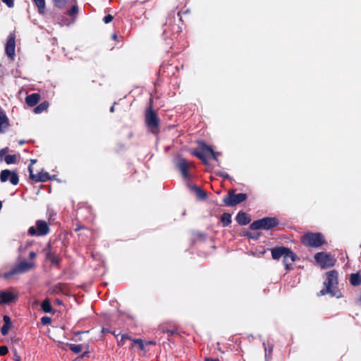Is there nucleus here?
<instances>
[{"label": "nucleus", "instance_id": "nucleus-11", "mask_svg": "<svg viewBox=\"0 0 361 361\" xmlns=\"http://www.w3.org/2000/svg\"><path fill=\"white\" fill-rule=\"evenodd\" d=\"M29 178L30 180L35 183H44L51 179V176L48 172H39L37 174H34L32 165L28 166Z\"/></svg>", "mask_w": 361, "mask_h": 361}, {"label": "nucleus", "instance_id": "nucleus-60", "mask_svg": "<svg viewBox=\"0 0 361 361\" xmlns=\"http://www.w3.org/2000/svg\"><path fill=\"white\" fill-rule=\"evenodd\" d=\"M178 16H180V12L178 13ZM180 20L181 21V17H180Z\"/></svg>", "mask_w": 361, "mask_h": 361}, {"label": "nucleus", "instance_id": "nucleus-56", "mask_svg": "<svg viewBox=\"0 0 361 361\" xmlns=\"http://www.w3.org/2000/svg\"><path fill=\"white\" fill-rule=\"evenodd\" d=\"M24 142H24V140H20V141H19V144H20V145H23V144H24Z\"/></svg>", "mask_w": 361, "mask_h": 361}, {"label": "nucleus", "instance_id": "nucleus-1", "mask_svg": "<svg viewBox=\"0 0 361 361\" xmlns=\"http://www.w3.org/2000/svg\"><path fill=\"white\" fill-rule=\"evenodd\" d=\"M326 279L324 282L325 286L324 288L321 290L318 293V296L324 295L329 294L331 297H336L337 298L341 297V294H338L335 291V288L338 285V272L336 270H331L326 274Z\"/></svg>", "mask_w": 361, "mask_h": 361}, {"label": "nucleus", "instance_id": "nucleus-54", "mask_svg": "<svg viewBox=\"0 0 361 361\" xmlns=\"http://www.w3.org/2000/svg\"><path fill=\"white\" fill-rule=\"evenodd\" d=\"M137 1H135L131 3V6H135L136 4H137Z\"/></svg>", "mask_w": 361, "mask_h": 361}, {"label": "nucleus", "instance_id": "nucleus-27", "mask_svg": "<svg viewBox=\"0 0 361 361\" xmlns=\"http://www.w3.org/2000/svg\"><path fill=\"white\" fill-rule=\"evenodd\" d=\"M192 190L195 191L197 197L200 200H205L207 198V193L205 191L202 190L200 188L197 187V185H193L192 187Z\"/></svg>", "mask_w": 361, "mask_h": 361}, {"label": "nucleus", "instance_id": "nucleus-59", "mask_svg": "<svg viewBox=\"0 0 361 361\" xmlns=\"http://www.w3.org/2000/svg\"><path fill=\"white\" fill-rule=\"evenodd\" d=\"M15 361H20V357H18V358H17V359H16V360H15Z\"/></svg>", "mask_w": 361, "mask_h": 361}, {"label": "nucleus", "instance_id": "nucleus-40", "mask_svg": "<svg viewBox=\"0 0 361 361\" xmlns=\"http://www.w3.org/2000/svg\"><path fill=\"white\" fill-rule=\"evenodd\" d=\"M113 19H114L113 16L111 14H108L104 17L103 21L104 23L108 24V23H111Z\"/></svg>", "mask_w": 361, "mask_h": 361}, {"label": "nucleus", "instance_id": "nucleus-51", "mask_svg": "<svg viewBox=\"0 0 361 361\" xmlns=\"http://www.w3.org/2000/svg\"><path fill=\"white\" fill-rule=\"evenodd\" d=\"M111 38L114 39V40H116L118 39V35H116V33H114L112 35H111Z\"/></svg>", "mask_w": 361, "mask_h": 361}, {"label": "nucleus", "instance_id": "nucleus-25", "mask_svg": "<svg viewBox=\"0 0 361 361\" xmlns=\"http://www.w3.org/2000/svg\"><path fill=\"white\" fill-rule=\"evenodd\" d=\"M49 106V103L47 101H44L39 104L38 106H37L33 111L35 114H41L43 111H46Z\"/></svg>", "mask_w": 361, "mask_h": 361}, {"label": "nucleus", "instance_id": "nucleus-28", "mask_svg": "<svg viewBox=\"0 0 361 361\" xmlns=\"http://www.w3.org/2000/svg\"><path fill=\"white\" fill-rule=\"evenodd\" d=\"M221 221L223 224V226L226 227L229 226L231 224V214L229 213H224L221 216Z\"/></svg>", "mask_w": 361, "mask_h": 361}, {"label": "nucleus", "instance_id": "nucleus-20", "mask_svg": "<svg viewBox=\"0 0 361 361\" xmlns=\"http://www.w3.org/2000/svg\"><path fill=\"white\" fill-rule=\"evenodd\" d=\"M40 100V95L38 93H32L25 97V102L29 106H35Z\"/></svg>", "mask_w": 361, "mask_h": 361}, {"label": "nucleus", "instance_id": "nucleus-41", "mask_svg": "<svg viewBox=\"0 0 361 361\" xmlns=\"http://www.w3.org/2000/svg\"><path fill=\"white\" fill-rule=\"evenodd\" d=\"M9 152V148L8 147H4L0 150V159H3V157L6 156V154Z\"/></svg>", "mask_w": 361, "mask_h": 361}, {"label": "nucleus", "instance_id": "nucleus-43", "mask_svg": "<svg viewBox=\"0 0 361 361\" xmlns=\"http://www.w3.org/2000/svg\"><path fill=\"white\" fill-rule=\"evenodd\" d=\"M264 349H265V353H266V357H267L268 355H269L271 354L272 350H273L272 346H269V348L265 347Z\"/></svg>", "mask_w": 361, "mask_h": 361}, {"label": "nucleus", "instance_id": "nucleus-7", "mask_svg": "<svg viewBox=\"0 0 361 361\" xmlns=\"http://www.w3.org/2000/svg\"><path fill=\"white\" fill-rule=\"evenodd\" d=\"M35 226L36 227L31 226L28 229V234L31 236H44L50 231L49 226L44 220H37Z\"/></svg>", "mask_w": 361, "mask_h": 361}, {"label": "nucleus", "instance_id": "nucleus-9", "mask_svg": "<svg viewBox=\"0 0 361 361\" xmlns=\"http://www.w3.org/2000/svg\"><path fill=\"white\" fill-rule=\"evenodd\" d=\"M32 267V264L27 262L26 261H23L20 262L18 264H17L16 267L12 268L8 272H6L4 274V277L5 279H8L9 277L19 274H23L25 272L28 271L30 269H31Z\"/></svg>", "mask_w": 361, "mask_h": 361}, {"label": "nucleus", "instance_id": "nucleus-16", "mask_svg": "<svg viewBox=\"0 0 361 361\" xmlns=\"http://www.w3.org/2000/svg\"><path fill=\"white\" fill-rule=\"evenodd\" d=\"M18 300V295L11 291L0 292V303L9 304Z\"/></svg>", "mask_w": 361, "mask_h": 361}, {"label": "nucleus", "instance_id": "nucleus-30", "mask_svg": "<svg viewBox=\"0 0 361 361\" xmlns=\"http://www.w3.org/2000/svg\"><path fill=\"white\" fill-rule=\"evenodd\" d=\"M35 4L38 8L39 12L44 13L45 8V1L44 0H33Z\"/></svg>", "mask_w": 361, "mask_h": 361}, {"label": "nucleus", "instance_id": "nucleus-4", "mask_svg": "<svg viewBox=\"0 0 361 361\" xmlns=\"http://www.w3.org/2000/svg\"><path fill=\"white\" fill-rule=\"evenodd\" d=\"M300 241L306 247H319L326 243L321 233L308 232L301 236Z\"/></svg>", "mask_w": 361, "mask_h": 361}, {"label": "nucleus", "instance_id": "nucleus-42", "mask_svg": "<svg viewBox=\"0 0 361 361\" xmlns=\"http://www.w3.org/2000/svg\"><path fill=\"white\" fill-rule=\"evenodd\" d=\"M2 1L9 8H13L14 6V0H2Z\"/></svg>", "mask_w": 361, "mask_h": 361}, {"label": "nucleus", "instance_id": "nucleus-3", "mask_svg": "<svg viewBox=\"0 0 361 361\" xmlns=\"http://www.w3.org/2000/svg\"><path fill=\"white\" fill-rule=\"evenodd\" d=\"M145 122L147 128L152 133L157 135L159 133L160 119L151 104L146 109Z\"/></svg>", "mask_w": 361, "mask_h": 361}, {"label": "nucleus", "instance_id": "nucleus-39", "mask_svg": "<svg viewBox=\"0 0 361 361\" xmlns=\"http://www.w3.org/2000/svg\"><path fill=\"white\" fill-rule=\"evenodd\" d=\"M8 353V348L6 345L0 346V355L4 356L6 355Z\"/></svg>", "mask_w": 361, "mask_h": 361}, {"label": "nucleus", "instance_id": "nucleus-15", "mask_svg": "<svg viewBox=\"0 0 361 361\" xmlns=\"http://www.w3.org/2000/svg\"><path fill=\"white\" fill-rule=\"evenodd\" d=\"M15 47H16V41L15 36L13 35H11L7 40L5 47V52L7 56L11 59H13L15 56Z\"/></svg>", "mask_w": 361, "mask_h": 361}, {"label": "nucleus", "instance_id": "nucleus-55", "mask_svg": "<svg viewBox=\"0 0 361 361\" xmlns=\"http://www.w3.org/2000/svg\"><path fill=\"white\" fill-rule=\"evenodd\" d=\"M221 176H224V177H225V178H228V177H229V176H228V173L222 174V175H221Z\"/></svg>", "mask_w": 361, "mask_h": 361}, {"label": "nucleus", "instance_id": "nucleus-34", "mask_svg": "<svg viewBox=\"0 0 361 361\" xmlns=\"http://www.w3.org/2000/svg\"><path fill=\"white\" fill-rule=\"evenodd\" d=\"M78 13V7L77 5H73L71 8L67 11V14L73 18H75V16Z\"/></svg>", "mask_w": 361, "mask_h": 361}, {"label": "nucleus", "instance_id": "nucleus-19", "mask_svg": "<svg viewBox=\"0 0 361 361\" xmlns=\"http://www.w3.org/2000/svg\"><path fill=\"white\" fill-rule=\"evenodd\" d=\"M237 222L242 226H245L251 221L250 215L244 212H239L236 216Z\"/></svg>", "mask_w": 361, "mask_h": 361}, {"label": "nucleus", "instance_id": "nucleus-38", "mask_svg": "<svg viewBox=\"0 0 361 361\" xmlns=\"http://www.w3.org/2000/svg\"><path fill=\"white\" fill-rule=\"evenodd\" d=\"M161 332H162V333H164V334H167L169 336H171L173 335V334L176 332V330H173V329H166V328H165V327H162V328L161 329Z\"/></svg>", "mask_w": 361, "mask_h": 361}, {"label": "nucleus", "instance_id": "nucleus-61", "mask_svg": "<svg viewBox=\"0 0 361 361\" xmlns=\"http://www.w3.org/2000/svg\"><path fill=\"white\" fill-rule=\"evenodd\" d=\"M35 162H36V160H34V159L31 160L32 164L35 163Z\"/></svg>", "mask_w": 361, "mask_h": 361}, {"label": "nucleus", "instance_id": "nucleus-35", "mask_svg": "<svg viewBox=\"0 0 361 361\" xmlns=\"http://www.w3.org/2000/svg\"><path fill=\"white\" fill-rule=\"evenodd\" d=\"M126 340L132 341L133 339L126 334H123L121 337V339L118 340L117 338V343L119 346H123L125 344Z\"/></svg>", "mask_w": 361, "mask_h": 361}, {"label": "nucleus", "instance_id": "nucleus-29", "mask_svg": "<svg viewBox=\"0 0 361 361\" xmlns=\"http://www.w3.org/2000/svg\"><path fill=\"white\" fill-rule=\"evenodd\" d=\"M202 149L207 151L208 154H211L212 158L214 160L218 161V158H217L218 153L215 152L211 146H209L207 144H202Z\"/></svg>", "mask_w": 361, "mask_h": 361}, {"label": "nucleus", "instance_id": "nucleus-26", "mask_svg": "<svg viewBox=\"0 0 361 361\" xmlns=\"http://www.w3.org/2000/svg\"><path fill=\"white\" fill-rule=\"evenodd\" d=\"M350 282L354 286L361 284V275L359 273L352 274L350 276Z\"/></svg>", "mask_w": 361, "mask_h": 361}, {"label": "nucleus", "instance_id": "nucleus-53", "mask_svg": "<svg viewBox=\"0 0 361 361\" xmlns=\"http://www.w3.org/2000/svg\"><path fill=\"white\" fill-rule=\"evenodd\" d=\"M117 339L118 338V336H119V334H116V331H111V333Z\"/></svg>", "mask_w": 361, "mask_h": 361}, {"label": "nucleus", "instance_id": "nucleus-24", "mask_svg": "<svg viewBox=\"0 0 361 361\" xmlns=\"http://www.w3.org/2000/svg\"><path fill=\"white\" fill-rule=\"evenodd\" d=\"M41 308L45 313L53 312V308L49 299H45L41 303Z\"/></svg>", "mask_w": 361, "mask_h": 361}, {"label": "nucleus", "instance_id": "nucleus-13", "mask_svg": "<svg viewBox=\"0 0 361 361\" xmlns=\"http://www.w3.org/2000/svg\"><path fill=\"white\" fill-rule=\"evenodd\" d=\"M202 144H206V143L202 140L198 141L197 142L198 147H197V148L195 149L192 152V154L193 156L197 157L198 159H200L204 165H208L209 162H208V160H207V156H206L207 154H208V152H207V151L202 149Z\"/></svg>", "mask_w": 361, "mask_h": 361}, {"label": "nucleus", "instance_id": "nucleus-12", "mask_svg": "<svg viewBox=\"0 0 361 361\" xmlns=\"http://www.w3.org/2000/svg\"><path fill=\"white\" fill-rule=\"evenodd\" d=\"M192 162L188 161L185 158H180L177 162V168L180 171L183 177L185 179L190 178V175L188 173V169L190 167H192Z\"/></svg>", "mask_w": 361, "mask_h": 361}, {"label": "nucleus", "instance_id": "nucleus-36", "mask_svg": "<svg viewBox=\"0 0 361 361\" xmlns=\"http://www.w3.org/2000/svg\"><path fill=\"white\" fill-rule=\"evenodd\" d=\"M133 341V344H132V347L134 346V343H137L139 345V348L141 350H145V346H144V343H143V341L142 339L140 338H138V339H133L132 340Z\"/></svg>", "mask_w": 361, "mask_h": 361}, {"label": "nucleus", "instance_id": "nucleus-48", "mask_svg": "<svg viewBox=\"0 0 361 361\" xmlns=\"http://www.w3.org/2000/svg\"><path fill=\"white\" fill-rule=\"evenodd\" d=\"M357 303L361 305V290H360V293L358 295V297L357 298Z\"/></svg>", "mask_w": 361, "mask_h": 361}, {"label": "nucleus", "instance_id": "nucleus-31", "mask_svg": "<svg viewBox=\"0 0 361 361\" xmlns=\"http://www.w3.org/2000/svg\"><path fill=\"white\" fill-rule=\"evenodd\" d=\"M17 157L16 154H8L4 157V161L7 164H15L16 162Z\"/></svg>", "mask_w": 361, "mask_h": 361}, {"label": "nucleus", "instance_id": "nucleus-58", "mask_svg": "<svg viewBox=\"0 0 361 361\" xmlns=\"http://www.w3.org/2000/svg\"><path fill=\"white\" fill-rule=\"evenodd\" d=\"M87 352H85V353H82V355H81V357H85V356L87 355Z\"/></svg>", "mask_w": 361, "mask_h": 361}, {"label": "nucleus", "instance_id": "nucleus-45", "mask_svg": "<svg viewBox=\"0 0 361 361\" xmlns=\"http://www.w3.org/2000/svg\"><path fill=\"white\" fill-rule=\"evenodd\" d=\"M29 257H30V259L35 258L36 257V253L35 252H33V251L30 252L29 253Z\"/></svg>", "mask_w": 361, "mask_h": 361}, {"label": "nucleus", "instance_id": "nucleus-47", "mask_svg": "<svg viewBox=\"0 0 361 361\" xmlns=\"http://www.w3.org/2000/svg\"><path fill=\"white\" fill-rule=\"evenodd\" d=\"M55 303H56V304H57V305H63V302H62V300H60V299H59V298H56V299L55 300Z\"/></svg>", "mask_w": 361, "mask_h": 361}, {"label": "nucleus", "instance_id": "nucleus-50", "mask_svg": "<svg viewBox=\"0 0 361 361\" xmlns=\"http://www.w3.org/2000/svg\"><path fill=\"white\" fill-rule=\"evenodd\" d=\"M85 228V226H78L75 228V231H80L81 229H84Z\"/></svg>", "mask_w": 361, "mask_h": 361}, {"label": "nucleus", "instance_id": "nucleus-57", "mask_svg": "<svg viewBox=\"0 0 361 361\" xmlns=\"http://www.w3.org/2000/svg\"><path fill=\"white\" fill-rule=\"evenodd\" d=\"M154 343H154V342H153V341H148V342H147V344H154Z\"/></svg>", "mask_w": 361, "mask_h": 361}, {"label": "nucleus", "instance_id": "nucleus-49", "mask_svg": "<svg viewBox=\"0 0 361 361\" xmlns=\"http://www.w3.org/2000/svg\"><path fill=\"white\" fill-rule=\"evenodd\" d=\"M102 333H111V331L106 328H102Z\"/></svg>", "mask_w": 361, "mask_h": 361}, {"label": "nucleus", "instance_id": "nucleus-46", "mask_svg": "<svg viewBox=\"0 0 361 361\" xmlns=\"http://www.w3.org/2000/svg\"><path fill=\"white\" fill-rule=\"evenodd\" d=\"M246 235L250 238H255V239H257L259 236V235H251V233H248Z\"/></svg>", "mask_w": 361, "mask_h": 361}, {"label": "nucleus", "instance_id": "nucleus-6", "mask_svg": "<svg viewBox=\"0 0 361 361\" xmlns=\"http://www.w3.org/2000/svg\"><path fill=\"white\" fill-rule=\"evenodd\" d=\"M247 197V195L245 193L235 194L234 190H231L222 200L226 206L234 207L246 200Z\"/></svg>", "mask_w": 361, "mask_h": 361}, {"label": "nucleus", "instance_id": "nucleus-14", "mask_svg": "<svg viewBox=\"0 0 361 361\" xmlns=\"http://www.w3.org/2000/svg\"><path fill=\"white\" fill-rule=\"evenodd\" d=\"M283 257V263L286 270L291 269L292 264L298 259L297 255L294 253L290 248H288V252H286Z\"/></svg>", "mask_w": 361, "mask_h": 361}, {"label": "nucleus", "instance_id": "nucleus-10", "mask_svg": "<svg viewBox=\"0 0 361 361\" xmlns=\"http://www.w3.org/2000/svg\"><path fill=\"white\" fill-rule=\"evenodd\" d=\"M9 179L11 183L16 185L19 183V178L15 171H11L8 169L1 171L0 174V180L1 182H6Z\"/></svg>", "mask_w": 361, "mask_h": 361}, {"label": "nucleus", "instance_id": "nucleus-8", "mask_svg": "<svg viewBox=\"0 0 361 361\" xmlns=\"http://www.w3.org/2000/svg\"><path fill=\"white\" fill-rule=\"evenodd\" d=\"M314 259L322 268L331 267L336 263L335 258L325 252H317L314 255Z\"/></svg>", "mask_w": 361, "mask_h": 361}, {"label": "nucleus", "instance_id": "nucleus-18", "mask_svg": "<svg viewBox=\"0 0 361 361\" xmlns=\"http://www.w3.org/2000/svg\"><path fill=\"white\" fill-rule=\"evenodd\" d=\"M288 247H286L283 246L281 247H276L271 250V257L274 259L278 260L281 257H283L284 255L288 252Z\"/></svg>", "mask_w": 361, "mask_h": 361}, {"label": "nucleus", "instance_id": "nucleus-32", "mask_svg": "<svg viewBox=\"0 0 361 361\" xmlns=\"http://www.w3.org/2000/svg\"><path fill=\"white\" fill-rule=\"evenodd\" d=\"M69 349L74 353L78 354L82 351V345L80 344H69Z\"/></svg>", "mask_w": 361, "mask_h": 361}, {"label": "nucleus", "instance_id": "nucleus-5", "mask_svg": "<svg viewBox=\"0 0 361 361\" xmlns=\"http://www.w3.org/2000/svg\"><path fill=\"white\" fill-rule=\"evenodd\" d=\"M279 224V221L276 217H264L254 221L250 225L251 230H271Z\"/></svg>", "mask_w": 361, "mask_h": 361}, {"label": "nucleus", "instance_id": "nucleus-2", "mask_svg": "<svg viewBox=\"0 0 361 361\" xmlns=\"http://www.w3.org/2000/svg\"><path fill=\"white\" fill-rule=\"evenodd\" d=\"M175 13H170L163 25V36L165 39L170 38L173 39L182 32V27L175 23Z\"/></svg>", "mask_w": 361, "mask_h": 361}, {"label": "nucleus", "instance_id": "nucleus-23", "mask_svg": "<svg viewBox=\"0 0 361 361\" xmlns=\"http://www.w3.org/2000/svg\"><path fill=\"white\" fill-rule=\"evenodd\" d=\"M66 286V283H58L50 288V291L53 294L64 293Z\"/></svg>", "mask_w": 361, "mask_h": 361}, {"label": "nucleus", "instance_id": "nucleus-17", "mask_svg": "<svg viewBox=\"0 0 361 361\" xmlns=\"http://www.w3.org/2000/svg\"><path fill=\"white\" fill-rule=\"evenodd\" d=\"M46 259L51 262V266H59L61 257L50 247H48L46 252Z\"/></svg>", "mask_w": 361, "mask_h": 361}, {"label": "nucleus", "instance_id": "nucleus-22", "mask_svg": "<svg viewBox=\"0 0 361 361\" xmlns=\"http://www.w3.org/2000/svg\"><path fill=\"white\" fill-rule=\"evenodd\" d=\"M9 126L8 118L3 110L0 111V132L4 133Z\"/></svg>", "mask_w": 361, "mask_h": 361}, {"label": "nucleus", "instance_id": "nucleus-21", "mask_svg": "<svg viewBox=\"0 0 361 361\" xmlns=\"http://www.w3.org/2000/svg\"><path fill=\"white\" fill-rule=\"evenodd\" d=\"M12 323L11 318L8 315L4 316V324L1 328V334L3 336H6L8 333L9 329L11 327Z\"/></svg>", "mask_w": 361, "mask_h": 361}, {"label": "nucleus", "instance_id": "nucleus-33", "mask_svg": "<svg viewBox=\"0 0 361 361\" xmlns=\"http://www.w3.org/2000/svg\"><path fill=\"white\" fill-rule=\"evenodd\" d=\"M53 1L55 6L63 8L66 6L69 0H53Z\"/></svg>", "mask_w": 361, "mask_h": 361}, {"label": "nucleus", "instance_id": "nucleus-37", "mask_svg": "<svg viewBox=\"0 0 361 361\" xmlns=\"http://www.w3.org/2000/svg\"><path fill=\"white\" fill-rule=\"evenodd\" d=\"M40 320L43 325H49L51 323V318L49 317H42Z\"/></svg>", "mask_w": 361, "mask_h": 361}, {"label": "nucleus", "instance_id": "nucleus-52", "mask_svg": "<svg viewBox=\"0 0 361 361\" xmlns=\"http://www.w3.org/2000/svg\"><path fill=\"white\" fill-rule=\"evenodd\" d=\"M116 103H114V105H112L111 107H110V112L113 113L115 111V109H114V106H115Z\"/></svg>", "mask_w": 361, "mask_h": 361}, {"label": "nucleus", "instance_id": "nucleus-44", "mask_svg": "<svg viewBox=\"0 0 361 361\" xmlns=\"http://www.w3.org/2000/svg\"><path fill=\"white\" fill-rule=\"evenodd\" d=\"M204 361H220L219 358L205 357Z\"/></svg>", "mask_w": 361, "mask_h": 361}]
</instances>
